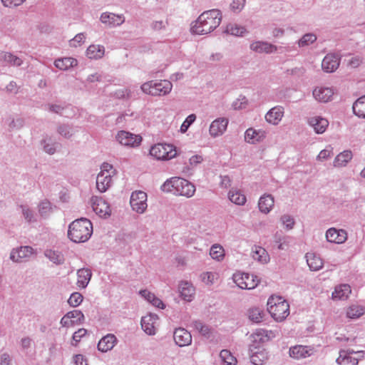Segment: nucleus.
Here are the masks:
<instances>
[{
  "label": "nucleus",
  "instance_id": "21",
  "mask_svg": "<svg viewBox=\"0 0 365 365\" xmlns=\"http://www.w3.org/2000/svg\"><path fill=\"white\" fill-rule=\"evenodd\" d=\"M312 94L317 101L327 103L331 100L334 91L331 88L317 87L314 89Z\"/></svg>",
  "mask_w": 365,
  "mask_h": 365
},
{
  "label": "nucleus",
  "instance_id": "57",
  "mask_svg": "<svg viewBox=\"0 0 365 365\" xmlns=\"http://www.w3.org/2000/svg\"><path fill=\"white\" fill-rule=\"evenodd\" d=\"M245 0H233L230 4V8L234 12H240L245 5Z\"/></svg>",
  "mask_w": 365,
  "mask_h": 365
},
{
  "label": "nucleus",
  "instance_id": "1",
  "mask_svg": "<svg viewBox=\"0 0 365 365\" xmlns=\"http://www.w3.org/2000/svg\"><path fill=\"white\" fill-rule=\"evenodd\" d=\"M222 15L218 9H211L202 13L196 21L192 22L191 33L197 35H206L215 30L220 24Z\"/></svg>",
  "mask_w": 365,
  "mask_h": 365
},
{
  "label": "nucleus",
  "instance_id": "22",
  "mask_svg": "<svg viewBox=\"0 0 365 365\" xmlns=\"http://www.w3.org/2000/svg\"><path fill=\"white\" fill-rule=\"evenodd\" d=\"M266 137L265 131L250 128L245 133V140L250 144L262 141Z\"/></svg>",
  "mask_w": 365,
  "mask_h": 365
},
{
  "label": "nucleus",
  "instance_id": "56",
  "mask_svg": "<svg viewBox=\"0 0 365 365\" xmlns=\"http://www.w3.org/2000/svg\"><path fill=\"white\" fill-rule=\"evenodd\" d=\"M247 104V100L245 96H240L232 103V108L235 110H241L246 107Z\"/></svg>",
  "mask_w": 365,
  "mask_h": 365
},
{
  "label": "nucleus",
  "instance_id": "34",
  "mask_svg": "<svg viewBox=\"0 0 365 365\" xmlns=\"http://www.w3.org/2000/svg\"><path fill=\"white\" fill-rule=\"evenodd\" d=\"M105 53V48L101 45H90L86 50V56L90 59L101 58Z\"/></svg>",
  "mask_w": 365,
  "mask_h": 365
},
{
  "label": "nucleus",
  "instance_id": "5",
  "mask_svg": "<svg viewBox=\"0 0 365 365\" xmlns=\"http://www.w3.org/2000/svg\"><path fill=\"white\" fill-rule=\"evenodd\" d=\"M173 85L169 81H150L143 83L141 86V90L143 93L153 96H165L171 91Z\"/></svg>",
  "mask_w": 365,
  "mask_h": 365
},
{
  "label": "nucleus",
  "instance_id": "27",
  "mask_svg": "<svg viewBox=\"0 0 365 365\" xmlns=\"http://www.w3.org/2000/svg\"><path fill=\"white\" fill-rule=\"evenodd\" d=\"M179 290L181 297L187 301L191 302L194 299L195 288L188 282H181L179 285Z\"/></svg>",
  "mask_w": 365,
  "mask_h": 365
},
{
  "label": "nucleus",
  "instance_id": "62",
  "mask_svg": "<svg viewBox=\"0 0 365 365\" xmlns=\"http://www.w3.org/2000/svg\"><path fill=\"white\" fill-rule=\"evenodd\" d=\"M332 152L331 150L324 149L319 153V154L317 157V159L318 160H324L329 158Z\"/></svg>",
  "mask_w": 365,
  "mask_h": 365
},
{
  "label": "nucleus",
  "instance_id": "47",
  "mask_svg": "<svg viewBox=\"0 0 365 365\" xmlns=\"http://www.w3.org/2000/svg\"><path fill=\"white\" fill-rule=\"evenodd\" d=\"M20 208L21 210L22 215L27 222L31 223L36 222V218L34 211L28 206L20 205Z\"/></svg>",
  "mask_w": 365,
  "mask_h": 365
},
{
  "label": "nucleus",
  "instance_id": "32",
  "mask_svg": "<svg viewBox=\"0 0 365 365\" xmlns=\"http://www.w3.org/2000/svg\"><path fill=\"white\" fill-rule=\"evenodd\" d=\"M252 252V257L255 260L262 264H266L269 261L268 252L264 248L260 246H255Z\"/></svg>",
  "mask_w": 365,
  "mask_h": 365
},
{
  "label": "nucleus",
  "instance_id": "58",
  "mask_svg": "<svg viewBox=\"0 0 365 365\" xmlns=\"http://www.w3.org/2000/svg\"><path fill=\"white\" fill-rule=\"evenodd\" d=\"M86 334L87 330L83 328L79 329L78 331H75L72 337L73 341H74L75 343H72V345L76 346L77 343L79 342L81 339Z\"/></svg>",
  "mask_w": 365,
  "mask_h": 365
},
{
  "label": "nucleus",
  "instance_id": "50",
  "mask_svg": "<svg viewBox=\"0 0 365 365\" xmlns=\"http://www.w3.org/2000/svg\"><path fill=\"white\" fill-rule=\"evenodd\" d=\"M267 356L264 351L256 352L250 357L251 362L255 365H262L267 360Z\"/></svg>",
  "mask_w": 365,
  "mask_h": 365
},
{
  "label": "nucleus",
  "instance_id": "28",
  "mask_svg": "<svg viewBox=\"0 0 365 365\" xmlns=\"http://www.w3.org/2000/svg\"><path fill=\"white\" fill-rule=\"evenodd\" d=\"M274 197L272 195L267 194L262 196L258 202V207L259 210L264 213L267 214L270 212L272 208L274 206Z\"/></svg>",
  "mask_w": 365,
  "mask_h": 365
},
{
  "label": "nucleus",
  "instance_id": "46",
  "mask_svg": "<svg viewBox=\"0 0 365 365\" xmlns=\"http://www.w3.org/2000/svg\"><path fill=\"white\" fill-rule=\"evenodd\" d=\"M52 212L51 204L48 200H43L38 205V212L43 217H47Z\"/></svg>",
  "mask_w": 365,
  "mask_h": 365
},
{
  "label": "nucleus",
  "instance_id": "4",
  "mask_svg": "<svg viewBox=\"0 0 365 365\" xmlns=\"http://www.w3.org/2000/svg\"><path fill=\"white\" fill-rule=\"evenodd\" d=\"M267 306L269 313L276 321L282 322L289 314V305L281 297H270Z\"/></svg>",
  "mask_w": 365,
  "mask_h": 365
},
{
  "label": "nucleus",
  "instance_id": "44",
  "mask_svg": "<svg viewBox=\"0 0 365 365\" xmlns=\"http://www.w3.org/2000/svg\"><path fill=\"white\" fill-rule=\"evenodd\" d=\"M220 357L225 365L237 364L236 358L227 349H223L220 351Z\"/></svg>",
  "mask_w": 365,
  "mask_h": 365
},
{
  "label": "nucleus",
  "instance_id": "29",
  "mask_svg": "<svg viewBox=\"0 0 365 365\" xmlns=\"http://www.w3.org/2000/svg\"><path fill=\"white\" fill-rule=\"evenodd\" d=\"M78 65V61L71 57H64L56 59L54 66L61 71H66Z\"/></svg>",
  "mask_w": 365,
  "mask_h": 365
},
{
  "label": "nucleus",
  "instance_id": "25",
  "mask_svg": "<svg viewBox=\"0 0 365 365\" xmlns=\"http://www.w3.org/2000/svg\"><path fill=\"white\" fill-rule=\"evenodd\" d=\"M117 341V338L114 334H108L99 341L98 349L101 352H107L115 346Z\"/></svg>",
  "mask_w": 365,
  "mask_h": 365
},
{
  "label": "nucleus",
  "instance_id": "64",
  "mask_svg": "<svg viewBox=\"0 0 365 365\" xmlns=\"http://www.w3.org/2000/svg\"><path fill=\"white\" fill-rule=\"evenodd\" d=\"M76 365H88L86 359L82 354H77L74 356Z\"/></svg>",
  "mask_w": 365,
  "mask_h": 365
},
{
  "label": "nucleus",
  "instance_id": "11",
  "mask_svg": "<svg viewBox=\"0 0 365 365\" xmlns=\"http://www.w3.org/2000/svg\"><path fill=\"white\" fill-rule=\"evenodd\" d=\"M91 205L93 211L101 217L110 215L111 210L108 202L101 197H92Z\"/></svg>",
  "mask_w": 365,
  "mask_h": 365
},
{
  "label": "nucleus",
  "instance_id": "12",
  "mask_svg": "<svg viewBox=\"0 0 365 365\" xmlns=\"http://www.w3.org/2000/svg\"><path fill=\"white\" fill-rule=\"evenodd\" d=\"M84 315L79 310L67 312L61 319L60 324L63 327H70L75 324H81L84 321Z\"/></svg>",
  "mask_w": 365,
  "mask_h": 365
},
{
  "label": "nucleus",
  "instance_id": "59",
  "mask_svg": "<svg viewBox=\"0 0 365 365\" xmlns=\"http://www.w3.org/2000/svg\"><path fill=\"white\" fill-rule=\"evenodd\" d=\"M24 125V120L23 118H18L16 119H12L9 123L10 129H20Z\"/></svg>",
  "mask_w": 365,
  "mask_h": 365
},
{
  "label": "nucleus",
  "instance_id": "61",
  "mask_svg": "<svg viewBox=\"0 0 365 365\" xmlns=\"http://www.w3.org/2000/svg\"><path fill=\"white\" fill-rule=\"evenodd\" d=\"M140 294L145 299H146L148 302H151L152 300H153V299L155 297V295L146 290V289H144V290H140Z\"/></svg>",
  "mask_w": 365,
  "mask_h": 365
},
{
  "label": "nucleus",
  "instance_id": "45",
  "mask_svg": "<svg viewBox=\"0 0 365 365\" xmlns=\"http://www.w3.org/2000/svg\"><path fill=\"white\" fill-rule=\"evenodd\" d=\"M210 255L212 259L220 261L224 257V249L219 245H213L210 248Z\"/></svg>",
  "mask_w": 365,
  "mask_h": 365
},
{
  "label": "nucleus",
  "instance_id": "53",
  "mask_svg": "<svg viewBox=\"0 0 365 365\" xmlns=\"http://www.w3.org/2000/svg\"><path fill=\"white\" fill-rule=\"evenodd\" d=\"M218 274L216 272H207L201 274V279L207 284H212L217 279Z\"/></svg>",
  "mask_w": 365,
  "mask_h": 365
},
{
  "label": "nucleus",
  "instance_id": "37",
  "mask_svg": "<svg viewBox=\"0 0 365 365\" xmlns=\"http://www.w3.org/2000/svg\"><path fill=\"white\" fill-rule=\"evenodd\" d=\"M41 145L43 151L48 155H53L58 147V143L48 136H46L41 140Z\"/></svg>",
  "mask_w": 365,
  "mask_h": 365
},
{
  "label": "nucleus",
  "instance_id": "20",
  "mask_svg": "<svg viewBox=\"0 0 365 365\" xmlns=\"http://www.w3.org/2000/svg\"><path fill=\"white\" fill-rule=\"evenodd\" d=\"M284 108L275 106L271 108L265 115L266 121L272 125H277L279 123L284 116Z\"/></svg>",
  "mask_w": 365,
  "mask_h": 365
},
{
  "label": "nucleus",
  "instance_id": "54",
  "mask_svg": "<svg viewBox=\"0 0 365 365\" xmlns=\"http://www.w3.org/2000/svg\"><path fill=\"white\" fill-rule=\"evenodd\" d=\"M86 39L84 33H80L76 34L71 40L69 41V45L71 47H78L81 46Z\"/></svg>",
  "mask_w": 365,
  "mask_h": 365
},
{
  "label": "nucleus",
  "instance_id": "41",
  "mask_svg": "<svg viewBox=\"0 0 365 365\" xmlns=\"http://www.w3.org/2000/svg\"><path fill=\"white\" fill-rule=\"evenodd\" d=\"M225 32L235 36H242L247 32V30L243 26L230 23L227 25Z\"/></svg>",
  "mask_w": 365,
  "mask_h": 365
},
{
  "label": "nucleus",
  "instance_id": "52",
  "mask_svg": "<svg viewBox=\"0 0 365 365\" xmlns=\"http://www.w3.org/2000/svg\"><path fill=\"white\" fill-rule=\"evenodd\" d=\"M83 296L79 292H74L70 296L68 303L73 307H76L81 304L83 301Z\"/></svg>",
  "mask_w": 365,
  "mask_h": 365
},
{
  "label": "nucleus",
  "instance_id": "38",
  "mask_svg": "<svg viewBox=\"0 0 365 365\" xmlns=\"http://www.w3.org/2000/svg\"><path fill=\"white\" fill-rule=\"evenodd\" d=\"M265 315L263 309L259 307H252L247 310V317L254 323L261 322Z\"/></svg>",
  "mask_w": 365,
  "mask_h": 365
},
{
  "label": "nucleus",
  "instance_id": "51",
  "mask_svg": "<svg viewBox=\"0 0 365 365\" xmlns=\"http://www.w3.org/2000/svg\"><path fill=\"white\" fill-rule=\"evenodd\" d=\"M280 222H282V225L285 227V229H287V230L293 229L294 225L295 224L294 218L289 215H282L280 217Z\"/></svg>",
  "mask_w": 365,
  "mask_h": 365
},
{
  "label": "nucleus",
  "instance_id": "35",
  "mask_svg": "<svg viewBox=\"0 0 365 365\" xmlns=\"http://www.w3.org/2000/svg\"><path fill=\"white\" fill-rule=\"evenodd\" d=\"M0 61L12 66H20L23 63L22 59L19 57L5 51L0 52Z\"/></svg>",
  "mask_w": 365,
  "mask_h": 365
},
{
  "label": "nucleus",
  "instance_id": "8",
  "mask_svg": "<svg viewBox=\"0 0 365 365\" xmlns=\"http://www.w3.org/2000/svg\"><path fill=\"white\" fill-rule=\"evenodd\" d=\"M235 283L241 289H252L255 288L259 279L257 276L244 272H236L232 276Z\"/></svg>",
  "mask_w": 365,
  "mask_h": 365
},
{
  "label": "nucleus",
  "instance_id": "9",
  "mask_svg": "<svg viewBox=\"0 0 365 365\" xmlns=\"http://www.w3.org/2000/svg\"><path fill=\"white\" fill-rule=\"evenodd\" d=\"M130 204L132 209L138 213H143L148 207L147 194L140 190L133 192L130 196Z\"/></svg>",
  "mask_w": 365,
  "mask_h": 365
},
{
  "label": "nucleus",
  "instance_id": "42",
  "mask_svg": "<svg viewBox=\"0 0 365 365\" xmlns=\"http://www.w3.org/2000/svg\"><path fill=\"white\" fill-rule=\"evenodd\" d=\"M365 313V309L359 305H351L346 311V316L350 319H356Z\"/></svg>",
  "mask_w": 365,
  "mask_h": 365
},
{
  "label": "nucleus",
  "instance_id": "31",
  "mask_svg": "<svg viewBox=\"0 0 365 365\" xmlns=\"http://www.w3.org/2000/svg\"><path fill=\"white\" fill-rule=\"evenodd\" d=\"M77 285L79 287L86 288L91 280L92 273L91 269L82 268L77 271Z\"/></svg>",
  "mask_w": 365,
  "mask_h": 365
},
{
  "label": "nucleus",
  "instance_id": "14",
  "mask_svg": "<svg viewBox=\"0 0 365 365\" xmlns=\"http://www.w3.org/2000/svg\"><path fill=\"white\" fill-rule=\"evenodd\" d=\"M158 320V316L153 313H150L142 317L141 327L143 330L148 335H155L156 333V324Z\"/></svg>",
  "mask_w": 365,
  "mask_h": 365
},
{
  "label": "nucleus",
  "instance_id": "30",
  "mask_svg": "<svg viewBox=\"0 0 365 365\" xmlns=\"http://www.w3.org/2000/svg\"><path fill=\"white\" fill-rule=\"evenodd\" d=\"M352 158L353 154L351 150H344L336 156L333 165L335 168L345 167Z\"/></svg>",
  "mask_w": 365,
  "mask_h": 365
},
{
  "label": "nucleus",
  "instance_id": "6",
  "mask_svg": "<svg viewBox=\"0 0 365 365\" xmlns=\"http://www.w3.org/2000/svg\"><path fill=\"white\" fill-rule=\"evenodd\" d=\"M101 172L96 178V187L101 192H106L111 185L113 165L103 163L101 167Z\"/></svg>",
  "mask_w": 365,
  "mask_h": 365
},
{
  "label": "nucleus",
  "instance_id": "26",
  "mask_svg": "<svg viewBox=\"0 0 365 365\" xmlns=\"http://www.w3.org/2000/svg\"><path fill=\"white\" fill-rule=\"evenodd\" d=\"M312 349L306 346L297 345L289 349V356L296 359H300L311 356Z\"/></svg>",
  "mask_w": 365,
  "mask_h": 365
},
{
  "label": "nucleus",
  "instance_id": "60",
  "mask_svg": "<svg viewBox=\"0 0 365 365\" xmlns=\"http://www.w3.org/2000/svg\"><path fill=\"white\" fill-rule=\"evenodd\" d=\"M168 26V21H155L152 23L151 27L155 31H160L162 29H165Z\"/></svg>",
  "mask_w": 365,
  "mask_h": 365
},
{
  "label": "nucleus",
  "instance_id": "49",
  "mask_svg": "<svg viewBox=\"0 0 365 365\" xmlns=\"http://www.w3.org/2000/svg\"><path fill=\"white\" fill-rule=\"evenodd\" d=\"M317 36L312 33L304 34L298 41L299 47H304L313 43L317 40Z\"/></svg>",
  "mask_w": 365,
  "mask_h": 365
},
{
  "label": "nucleus",
  "instance_id": "13",
  "mask_svg": "<svg viewBox=\"0 0 365 365\" xmlns=\"http://www.w3.org/2000/svg\"><path fill=\"white\" fill-rule=\"evenodd\" d=\"M34 253V250L31 247L21 246L11 250L10 259L14 262H22L30 258Z\"/></svg>",
  "mask_w": 365,
  "mask_h": 365
},
{
  "label": "nucleus",
  "instance_id": "33",
  "mask_svg": "<svg viewBox=\"0 0 365 365\" xmlns=\"http://www.w3.org/2000/svg\"><path fill=\"white\" fill-rule=\"evenodd\" d=\"M351 292V287L349 284H340L335 288L334 292L332 293V298L334 299H346Z\"/></svg>",
  "mask_w": 365,
  "mask_h": 365
},
{
  "label": "nucleus",
  "instance_id": "63",
  "mask_svg": "<svg viewBox=\"0 0 365 365\" xmlns=\"http://www.w3.org/2000/svg\"><path fill=\"white\" fill-rule=\"evenodd\" d=\"M0 365H11V358L9 354L4 353L1 354Z\"/></svg>",
  "mask_w": 365,
  "mask_h": 365
},
{
  "label": "nucleus",
  "instance_id": "40",
  "mask_svg": "<svg viewBox=\"0 0 365 365\" xmlns=\"http://www.w3.org/2000/svg\"><path fill=\"white\" fill-rule=\"evenodd\" d=\"M44 255L51 262L57 265L63 264L65 261L63 255L58 251L47 250L45 251Z\"/></svg>",
  "mask_w": 365,
  "mask_h": 365
},
{
  "label": "nucleus",
  "instance_id": "7",
  "mask_svg": "<svg viewBox=\"0 0 365 365\" xmlns=\"http://www.w3.org/2000/svg\"><path fill=\"white\" fill-rule=\"evenodd\" d=\"M150 154L158 160H168L176 155L173 145L158 143L151 147Z\"/></svg>",
  "mask_w": 365,
  "mask_h": 365
},
{
  "label": "nucleus",
  "instance_id": "3",
  "mask_svg": "<svg viewBox=\"0 0 365 365\" xmlns=\"http://www.w3.org/2000/svg\"><path fill=\"white\" fill-rule=\"evenodd\" d=\"M161 189L165 192H173L175 195L187 197H191L195 192V187L192 183L178 177L167 180L162 185Z\"/></svg>",
  "mask_w": 365,
  "mask_h": 365
},
{
  "label": "nucleus",
  "instance_id": "23",
  "mask_svg": "<svg viewBox=\"0 0 365 365\" xmlns=\"http://www.w3.org/2000/svg\"><path fill=\"white\" fill-rule=\"evenodd\" d=\"M308 123L318 134L324 133L329 125V121L326 118L320 116L309 118L308 119Z\"/></svg>",
  "mask_w": 365,
  "mask_h": 365
},
{
  "label": "nucleus",
  "instance_id": "36",
  "mask_svg": "<svg viewBox=\"0 0 365 365\" xmlns=\"http://www.w3.org/2000/svg\"><path fill=\"white\" fill-rule=\"evenodd\" d=\"M306 259L308 266L312 271L319 270L323 267V261L314 253H307Z\"/></svg>",
  "mask_w": 365,
  "mask_h": 365
},
{
  "label": "nucleus",
  "instance_id": "10",
  "mask_svg": "<svg viewBox=\"0 0 365 365\" xmlns=\"http://www.w3.org/2000/svg\"><path fill=\"white\" fill-rule=\"evenodd\" d=\"M115 139L120 145L128 147L138 146L142 140L140 135L125 130L119 131L115 135Z\"/></svg>",
  "mask_w": 365,
  "mask_h": 365
},
{
  "label": "nucleus",
  "instance_id": "43",
  "mask_svg": "<svg viewBox=\"0 0 365 365\" xmlns=\"http://www.w3.org/2000/svg\"><path fill=\"white\" fill-rule=\"evenodd\" d=\"M229 199L230 200L239 205H242L246 202L245 196L242 194L239 190H232L229 192Z\"/></svg>",
  "mask_w": 365,
  "mask_h": 365
},
{
  "label": "nucleus",
  "instance_id": "17",
  "mask_svg": "<svg viewBox=\"0 0 365 365\" xmlns=\"http://www.w3.org/2000/svg\"><path fill=\"white\" fill-rule=\"evenodd\" d=\"M100 20L103 24L108 27H115L124 23L125 17L123 15L104 12L101 15Z\"/></svg>",
  "mask_w": 365,
  "mask_h": 365
},
{
  "label": "nucleus",
  "instance_id": "24",
  "mask_svg": "<svg viewBox=\"0 0 365 365\" xmlns=\"http://www.w3.org/2000/svg\"><path fill=\"white\" fill-rule=\"evenodd\" d=\"M250 49L257 53H272L277 50V47L266 41H255L250 44Z\"/></svg>",
  "mask_w": 365,
  "mask_h": 365
},
{
  "label": "nucleus",
  "instance_id": "18",
  "mask_svg": "<svg viewBox=\"0 0 365 365\" xmlns=\"http://www.w3.org/2000/svg\"><path fill=\"white\" fill-rule=\"evenodd\" d=\"M340 63V58L338 55L334 53H328L322 62V68L327 73H332L335 71Z\"/></svg>",
  "mask_w": 365,
  "mask_h": 365
},
{
  "label": "nucleus",
  "instance_id": "19",
  "mask_svg": "<svg viewBox=\"0 0 365 365\" xmlns=\"http://www.w3.org/2000/svg\"><path fill=\"white\" fill-rule=\"evenodd\" d=\"M175 342L179 346L190 345L192 342L191 334L184 328L176 329L173 334Z\"/></svg>",
  "mask_w": 365,
  "mask_h": 365
},
{
  "label": "nucleus",
  "instance_id": "16",
  "mask_svg": "<svg viewBox=\"0 0 365 365\" xmlns=\"http://www.w3.org/2000/svg\"><path fill=\"white\" fill-rule=\"evenodd\" d=\"M326 238L329 242L342 244L347 240V232L343 229L331 227L326 232Z\"/></svg>",
  "mask_w": 365,
  "mask_h": 365
},
{
  "label": "nucleus",
  "instance_id": "39",
  "mask_svg": "<svg viewBox=\"0 0 365 365\" xmlns=\"http://www.w3.org/2000/svg\"><path fill=\"white\" fill-rule=\"evenodd\" d=\"M352 108L356 115L365 118V94L354 102Z\"/></svg>",
  "mask_w": 365,
  "mask_h": 365
},
{
  "label": "nucleus",
  "instance_id": "48",
  "mask_svg": "<svg viewBox=\"0 0 365 365\" xmlns=\"http://www.w3.org/2000/svg\"><path fill=\"white\" fill-rule=\"evenodd\" d=\"M57 132L65 138H70L74 134L73 127L66 124L60 125L57 128Z\"/></svg>",
  "mask_w": 365,
  "mask_h": 365
},
{
  "label": "nucleus",
  "instance_id": "2",
  "mask_svg": "<svg viewBox=\"0 0 365 365\" xmlns=\"http://www.w3.org/2000/svg\"><path fill=\"white\" fill-rule=\"evenodd\" d=\"M93 233L91 222L84 217L73 221L68 226V237L75 243L88 241Z\"/></svg>",
  "mask_w": 365,
  "mask_h": 365
},
{
  "label": "nucleus",
  "instance_id": "15",
  "mask_svg": "<svg viewBox=\"0 0 365 365\" xmlns=\"http://www.w3.org/2000/svg\"><path fill=\"white\" fill-rule=\"evenodd\" d=\"M228 120L225 118H218L213 120L209 128V133L212 138L221 136L227 130Z\"/></svg>",
  "mask_w": 365,
  "mask_h": 365
},
{
  "label": "nucleus",
  "instance_id": "55",
  "mask_svg": "<svg viewBox=\"0 0 365 365\" xmlns=\"http://www.w3.org/2000/svg\"><path fill=\"white\" fill-rule=\"evenodd\" d=\"M196 120V115L195 114H190L189 115L182 124L180 126V132L182 133H185L189 127Z\"/></svg>",
  "mask_w": 365,
  "mask_h": 365
}]
</instances>
